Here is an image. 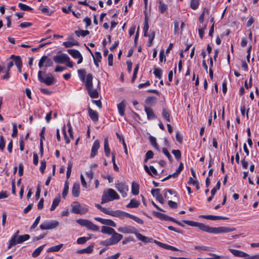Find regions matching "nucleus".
<instances>
[{
	"label": "nucleus",
	"instance_id": "1",
	"mask_svg": "<svg viewBox=\"0 0 259 259\" xmlns=\"http://www.w3.org/2000/svg\"><path fill=\"white\" fill-rule=\"evenodd\" d=\"M183 222L190 226L197 227L199 229L203 231L212 234H220L223 233H227L234 231L236 230L233 227H211L208 225H206L203 223L194 222L192 221L184 220Z\"/></svg>",
	"mask_w": 259,
	"mask_h": 259
},
{
	"label": "nucleus",
	"instance_id": "2",
	"mask_svg": "<svg viewBox=\"0 0 259 259\" xmlns=\"http://www.w3.org/2000/svg\"><path fill=\"white\" fill-rule=\"evenodd\" d=\"M117 230L119 232L124 234H134L139 240L144 243L152 242L153 241L152 238L146 237L140 233L137 232L136 228L133 226H126L121 227L118 228Z\"/></svg>",
	"mask_w": 259,
	"mask_h": 259
},
{
	"label": "nucleus",
	"instance_id": "3",
	"mask_svg": "<svg viewBox=\"0 0 259 259\" xmlns=\"http://www.w3.org/2000/svg\"><path fill=\"white\" fill-rule=\"evenodd\" d=\"M85 85L88 94L91 98H97L99 97V93L97 90H93V75L89 73L87 75V78L85 81Z\"/></svg>",
	"mask_w": 259,
	"mask_h": 259
},
{
	"label": "nucleus",
	"instance_id": "4",
	"mask_svg": "<svg viewBox=\"0 0 259 259\" xmlns=\"http://www.w3.org/2000/svg\"><path fill=\"white\" fill-rule=\"evenodd\" d=\"M120 198L116 192L112 189H108L107 191H104L102 196L101 203H105L114 200H118Z\"/></svg>",
	"mask_w": 259,
	"mask_h": 259
},
{
	"label": "nucleus",
	"instance_id": "5",
	"mask_svg": "<svg viewBox=\"0 0 259 259\" xmlns=\"http://www.w3.org/2000/svg\"><path fill=\"white\" fill-rule=\"evenodd\" d=\"M71 207L72 212L75 214H85L89 211L88 205H81L78 202H74L71 205Z\"/></svg>",
	"mask_w": 259,
	"mask_h": 259
},
{
	"label": "nucleus",
	"instance_id": "6",
	"mask_svg": "<svg viewBox=\"0 0 259 259\" xmlns=\"http://www.w3.org/2000/svg\"><path fill=\"white\" fill-rule=\"evenodd\" d=\"M77 224L81 226L86 227L88 229L93 231H97L99 228L98 226L93 223L91 221L86 220L80 219L76 220Z\"/></svg>",
	"mask_w": 259,
	"mask_h": 259
},
{
	"label": "nucleus",
	"instance_id": "7",
	"mask_svg": "<svg viewBox=\"0 0 259 259\" xmlns=\"http://www.w3.org/2000/svg\"><path fill=\"white\" fill-rule=\"evenodd\" d=\"M59 224L57 221H46L40 224L39 228L42 230L53 229L58 227Z\"/></svg>",
	"mask_w": 259,
	"mask_h": 259
},
{
	"label": "nucleus",
	"instance_id": "8",
	"mask_svg": "<svg viewBox=\"0 0 259 259\" xmlns=\"http://www.w3.org/2000/svg\"><path fill=\"white\" fill-rule=\"evenodd\" d=\"M42 71L39 70L38 72V79L40 82H43L47 85H51L55 82V78L52 74H50L46 78H44L42 75Z\"/></svg>",
	"mask_w": 259,
	"mask_h": 259
},
{
	"label": "nucleus",
	"instance_id": "9",
	"mask_svg": "<svg viewBox=\"0 0 259 259\" xmlns=\"http://www.w3.org/2000/svg\"><path fill=\"white\" fill-rule=\"evenodd\" d=\"M115 188L124 198L127 196V192L128 191V186L125 183H118L115 184Z\"/></svg>",
	"mask_w": 259,
	"mask_h": 259
},
{
	"label": "nucleus",
	"instance_id": "10",
	"mask_svg": "<svg viewBox=\"0 0 259 259\" xmlns=\"http://www.w3.org/2000/svg\"><path fill=\"white\" fill-rule=\"evenodd\" d=\"M45 63V67L48 68L49 67L52 66L53 62L52 60L47 56H43L40 59L38 62V67L41 68Z\"/></svg>",
	"mask_w": 259,
	"mask_h": 259
},
{
	"label": "nucleus",
	"instance_id": "11",
	"mask_svg": "<svg viewBox=\"0 0 259 259\" xmlns=\"http://www.w3.org/2000/svg\"><path fill=\"white\" fill-rule=\"evenodd\" d=\"M54 61L58 64H64L66 61L69 60V56L64 53L57 55L53 57Z\"/></svg>",
	"mask_w": 259,
	"mask_h": 259
},
{
	"label": "nucleus",
	"instance_id": "12",
	"mask_svg": "<svg viewBox=\"0 0 259 259\" xmlns=\"http://www.w3.org/2000/svg\"><path fill=\"white\" fill-rule=\"evenodd\" d=\"M100 142L98 140H96L92 145L91 153L90 154L91 158H94L95 157L98 153V151L100 148Z\"/></svg>",
	"mask_w": 259,
	"mask_h": 259
},
{
	"label": "nucleus",
	"instance_id": "13",
	"mask_svg": "<svg viewBox=\"0 0 259 259\" xmlns=\"http://www.w3.org/2000/svg\"><path fill=\"white\" fill-rule=\"evenodd\" d=\"M94 219L101 223L102 224L115 227L116 226V224L114 221L110 219H104L99 217H95Z\"/></svg>",
	"mask_w": 259,
	"mask_h": 259
},
{
	"label": "nucleus",
	"instance_id": "14",
	"mask_svg": "<svg viewBox=\"0 0 259 259\" xmlns=\"http://www.w3.org/2000/svg\"><path fill=\"white\" fill-rule=\"evenodd\" d=\"M152 242L155 243L156 245H157L158 246L164 248L165 249H168L172 251H178L179 249L176 248V247H174L173 246H171L170 245L165 244L163 243H162L160 241H158L156 240L153 239V241Z\"/></svg>",
	"mask_w": 259,
	"mask_h": 259
},
{
	"label": "nucleus",
	"instance_id": "15",
	"mask_svg": "<svg viewBox=\"0 0 259 259\" xmlns=\"http://www.w3.org/2000/svg\"><path fill=\"white\" fill-rule=\"evenodd\" d=\"M88 114L90 118L94 122H97L99 120V114L97 111L93 110L89 106L88 108Z\"/></svg>",
	"mask_w": 259,
	"mask_h": 259
},
{
	"label": "nucleus",
	"instance_id": "16",
	"mask_svg": "<svg viewBox=\"0 0 259 259\" xmlns=\"http://www.w3.org/2000/svg\"><path fill=\"white\" fill-rule=\"evenodd\" d=\"M123 238L122 235L117 233L116 231L112 234L110 239L113 245L117 244Z\"/></svg>",
	"mask_w": 259,
	"mask_h": 259
},
{
	"label": "nucleus",
	"instance_id": "17",
	"mask_svg": "<svg viewBox=\"0 0 259 259\" xmlns=\"http://www.w3.org/2000/svg\"><path fill=\"white\" fill-rule=\"evenodd\" d=\"M199 217L203 219H205L207 220H227L228 218L223 216H218V215H200Z\"/></svg>",
	"mask_w": 259,
	"mask_h": 259
},
{
	"label": "nucleus",
	"instance_id": "18",
	"mask_svg": "<svg viewBox=\"0 0 259 259\" xmlns=\"http://www.w3.org/2000/svg\"><path fill=\"white\" fill-rule=\"evenodd\" d=\"M229 250L231 252L234 256L240 257H245L249 256V254L242 251L241 250H236L234 249L229 248Z\"/></svg>",
	"mask_w": 259,
	"mask_h": 259
},
{
	"label": "nucleus",
	"instance_id": "19",
	"mask_svg": "<svg viewBox=\"0 0 259 259\" xmlns=\"http://www.w3.org/2000/svg\"><path fill=\"white\" fill-rule=\"evenodd\" d=\"M19 233V231H17L16 233L12 237L11 239L9 241L8 245V249H10L13 246H14L17 244H19L17 242V238H18V234Z\"/></svg>",
	"mask_w": 259,
	"mask_h": 259
},
{
	"label": "nucleus",
	"instance_id": "20",
	"mask_svg": "<svg viewBox=\"0 0 259 259\" xmlns=\"http://www.w3.org/2000/svg\"><path fill=\"white\" fill-rule=\"evenodd\" d=\"M144 110L147 114V119L148 120H152L156 118L157 116L151 108L145 106Z\"/></svg>",
	"mask_w": 259,
	"mask_h": 259
},
{
	"label": "nucleus",
	"instance_id": "21",
	"mask_svg": "<svg viewBox=\"0 0 259 259\" xmlns=\"http://www.w3.org/2000/svg\"><path fill=\"white\" fill-rule=\"evenodd\" d=\"M80 194V185L79 183H75L73 184L72 188V194L75 197H78Z\"/></svg>",
	"mask_w": 259,
	"mask_h": 259
},
{
	"label": "nucleus",
	"instance_id": "22",
	"mask_svg": "<svg viewBox=\"0 0 259 259\" xmlns=\"http://www.w3.org/2000/svg\"><path fill=\"white\" fill-rule=\"evenodd\" d=\"M144 169L145 171L150 176H153V175H157V171L156 168L153 166L150 165L149 167L148 166L145 164L144 166Z\"/></svg>",
	"mask_w": 259,
	"mask_h": 259
},
{
	"label": "nucleus",
	"instance_id": "23",
	"mask_svg": "<svg viewBox=\"0 0 259 259\" xmlns=\"http://www.w3.org/2000/svg\"><path fill=\"white\" fill-rule=\"evenodd\" d=\"M144 13L145 15L144 25L143 27L144 35L145 36H147L149 29V25L148 23V14L147 13V11H144Z\"/></svg>",
	"mask_w": 259,
	"mask_h": 259
},
{
	"label": "nucleus",
	"instance_id": "24",
	"mask_svg": "<svg viewBox=\"0 0 259 259\" xmlns=\"http://www.w3.org/2000/svg\"><path fill=\"white\" fill-rule=\"evenodd\" d=\"M101 232L103 234L112 235L115 232V231L113 228L111 227L103 226L101 227Z\"/></svg>",
	"mask_w": 259,
	"mask_h": 259
},
{
	"label": "nucleus",
	"instance_id": "25",
	"mask_svg": "<svg viewBox=\"0 0 259 259\" xmlns=\"http://www.w3.org/2000/svg\"><path fill=\"white\" fill-rule=\"evenodd\" d=\"M125 104L124 101H122L120 103L117 104V109L119 115L121 116H123L125 114Z\"/></svg>",
	"mask_w": 259,
	"mask_h": 259
},
{
	"label": "nucleus",
	"instance_id": "26",
	"mask_svg": "<svg viewBox=\"0 0 259 259\" xmlns=\"http://www.w3.org/2000/svg\"><path fill=\"white\" fill-rule=\"evenodd\" d=\"M38 10H40L42 13L47 16H51L53 13V11L50 10L48 7L44 6L42 5L39 6Z\"/></svg>",
	"mask_w": 259,
	"mask_h": 259
},
{
	"label": "nucleus",
	"instance_id": "27",
	"mask_svg": "<svg viewBox=\"0 0 259 259\" xmlns=\"http://www.w3.org/2000/svg\"><path fill=\"white\" fill-rule=\"evenodd\" d=\"M104 149L105 155L106 157H109L110 154V149L109 146L108 138H105L104 141Z\"/></svg>",
	"mask_w": 259,
	"mask_h": 259
},
{
	"label": "nucleus",
	"instance_id": "28",
	"mask_svg": "<svg viewBox=\"0 0 259 259\" xmlns=\"http://www.w3.org/2000/svg\"><path fill=\"white\" fill-rule=\"evenodd\" d=\"M94 248V244L91 245L85 248H83L82 249L78 250L77 251V253L79 254H82V253H91L93 252Z\"/></svg>",
	"mask_w": 259,
	"mask_h": 259
},
{
	"label": "nucleus",
	"instance_id": "29",
	"mask_svg": "<svg viewBox=\"0 0 259 259\" xmlns=\"http://www.w3.org/2000/svg\"><path fill=\"white\" fill-rule=\"evenodd\" d=\"M67 51L74 59L79 58L81 55L79 51L75 49H68Z\"/></svg>",
	"mask_w": 259,
	"mask_h": 259
},
{
	"label": "nucleus",
	"instance_id": "30",
	"mask_svg": "<svg viewBox=\"0 0 259 259\" xmlns=\"http://www.w3.org/2000/svg\"><path fill=\"white\" fill-rule=\"evenodd\" d=\"M69 39L72 40V41H65L63 43V45L65 46L66 48H71L74 46H78V42L74 40L72 38H69Z\"/></svg>",
	"mask_w": 259,
	"mask_h": 259
},
{
	"label": "nucleus",
	"instance_id": "31",
	"mask_svg": "<svg viewBox=\"0 0 259 259\" xmlns=\"http://www.w3.org/2000/svg\"><path fill=\"white\" fill-rule=\"evenodd\" d=\"M162 116L163 118L168 122H170V112L166 108H163L162 111Z\"/></svg>",
	"mask_w": 259,
	"mask_h": 259
},
{
	"label": "nucleus",
	"instance_id": "32",
	"mask_svg": "<svg viewBox=\"0 0 259 259\" xmlns=\"http://www.w3.org/2000/svg\"><path fill=\"white\" fill-rule=\"evenodd\" d=\"M10 58L11 59H14L13 61L17 67L22 66V60L19 56H15L14 55H12Z\"/></svg>",
	"mask_w": 259,
	"mask_h": 259
},
{
	"label": "nucleus",
	"instance_id": "33",
	"mask_svg": "<svg viewBox=\"0 0 259 259\" xmlns=\"http://www.w3.org/2000/svg\"><path fill=\"white\" fill-rule=\"evenodd\" d=\"M132 193L134 195H137L139 193V185L135 182L132 183Z\"/></svg>",
	"mask_w": 259,
	"mask_h": 259
},
{
	"label": "nucleus",
	"instance_id": "34",
	"mask_svg": "<svg viewBox=\"0 0 259 259\" xmlns=\"http://www.w3.org/2000/svg\"><path fill=\"white\" fill-rule=\"evenodd\" d=\"M60 202V196L59 195L58 197H56L53 201L52 204L50 208L51 211H53L55 209L56 207L59 205Z\"/></svg>",
	"mask_w": 259,
	"mask_h": 259
},
{
	"label": "nucleus",
	"instance_id": "35",
	"mask_svg": "<svg viewBox=\"0 0 259 259\" xmlns=\"http://www.w3.org/2000/svg\"><path fill=\"white\" fill-rule=\"evenodd\" d=\"M140 205V202L135 199L131 200L130 202L126 205L128 208H137Z\"/></svg>",
	"mask_w": 259,
	"mask_h": 259
},
{
	"label": "nucleus",
	"instance_id": "36",
	"mask_svg": "<svg viewBox=\"0 0 259 259\" xmlns=\"http://www.w3.org/2000/svg\"><path fill=\"white\" fill-rule=\"evenodd\" d=\"M45 245V244H44L36 248L32 253V257H37L40 254Z\"/></svg>",
	"mask_w": 259,
	"mask_h": 259
},
{
	"label": "nucleus",
	"instance_id": "37",
	"mask_svg": "<svg viewBox=\"0 0 259 259\" xmlns=\"http://www.w3.org/2000/svg\"><path fill=\"white\" fill-rule=\"evenodd\" d=\"M157 101L156 97L154 96L148 97L145 100V103L148 105H154Z\"/></svg>",
	"mask_w": 259,
	"mask_h": 259
},
{
	"label": "nucleus",
	"instance_id": "38",
	"mask_svg": "<svg viewBox=\"0 0 259 259\" xmlns=\"http://www.w3.org/2000/svg\"><path fill=\"white\" fill-rule=\"evenodd\" d=\"M63 244H60L59 245L51 247L48 249L47 252H50L59 251L61 249V248L63 247Z\"/></svg>",
	"mask_w": 259,
	"mask_h": 259
},
{
	"label": "nucleus",
	"instance_id": "39",
	"mask_svg": "<svg viewBox=\"0 0 259 259\" xmlns=\"http://www.w3.org/2000/svg\"><path fill=\"white\" fill-rule=\"evenodd\" d=\"M78 76L82 82H84L85 79L86 71L85 69H79L77 71Z\"/></svg>",
	"mask_w": 259,
	"mask_h": 259
},
{
	"label": "nucleus",
	"instance_id": "40",
	"mask_svg": "<svg viewBox=\"0 0 259 259\" xmlns=\"http://www.w3.org/2000/svg\"><path fill=\"white\" fill-rule=\"evenodd\" d=\"M30 238V236L28 234H24L23 235L18 236L17 242L19 244L25 241H27Z\"/></svg>",
	"mask_w": 259,
	"mask_h": 259
},
{
	"label": "nucleus",
	"instance_id": "41",
	"mask_svg": "<svg viewBox=\"0 0 259 259\" xmlns=\"http://www.w3.org/2000/svg\"><path fill=\"white\" fill-rule=\"evenodd\" d=\"M75 34L78 36L80 37V36L82 37H85L87 35L89 34L90 32L89 30H75L74 31Z\"/></svg>",
	"mask_w": 259,
	"mask_h": 259
},
{
	"label": "nucleus",
	"instance_id": "42",
	"mask_svg": "<svg viewBox=\"0 0 259 259\" xmlns=\"http://www.w3.org/2000/svg\"><path fill=\"white\" fill-rule=\"evenodd\" d=\"M158 8L161 14H163L167 9V6L162 1H159Z\"/></svg>",
	"mask_w": 259,
	"mask_h": 259
},
{
	"label": "nucleus",
	"instance_id": "43",
	"mask_svg": "<svg viewBox=\"0 0 259 259\" xmlns=\"http://www.w3.org/2000/svg\"><path fill=\"white\" fill-rule=\"evenodd\" d=\"M69 191V183L68 182L66 181L64 184V189L62 192V197L63 198H65L66 196L68 194Z\"/></svg>",
	"mask_w": 259,
	"mask_h": 259
},
{
	"label": "nucleus",
	"instance_id": "44",
	"mask_svg": "<svg viewBox=\"0 0 259 259\" xmlns=\"http://www.w3.org/2000/svg\"><path fill=\"white\" fill-rule=\"evenodd\" d=\"M153 73L157 78L159 79H161L162 71L160 68H155L154 69Z\"/></svg>",
	"mask_w": 259,
	"mask_h": 259
},
{
	"label": "nucleus",
	"instance_id": "45",
	"mask_svg": "<svg viewBox=\"0 0 259 259\" xmlns=\"http://www.w3.org/2000/svg\"><path fill=\"white\" fill-rule=\"evenodd\" d=\"M92 57L93 58V61H96L98 62H101L102 60V56L101 54L99 52H96L95 53V55L92 54Z\"/></svg>",
	"mask_w": 259,
	"mask_h": 259
},
{
	"label": "nucleus",
	"instance_id": "46",
	"mask_svg": "<svg viewBox=\"0 0 259 259\" xmlns=\"http://www.w3.org/2000/svg\"><path fill=\"white\" fill-rule=\"evenodd\" d=\"M18 7L20 8V10L24 11H30L32 10V8L31 7L22 3H19Z\"/></svg>",
	"mask_w": 259,
	"mask_h": 259
},
{
	"label": "nucleus",
	"instance_id": "47",
	"mask_svg": "<svg viewBox=\"0 0 259 259\" xmlns=\"http://www.w3.org/2000/svg\"><path fill=\"white\" fill-rule=\"evenodd\" d=\"M91 238L90 237H79L77 239L76 242L78 244H83L85 243L88 240H90Z\"/></svg>",
	"mask_w": 259,
	"mask_h": 259
},
{
	"label": "nucleus",
	"instance_id": "48",
	"mask_svg": "<svg viewBox=\"0 0 259 259\" xmlns=\"http://www.w3.org/2000/svg\"><path fill=\"white\" fill-rule=\"evenodd\" d=\"M154 215L155 217L159 218L161 220L166 221V220H167V215H166L165 214L162 213L158 212H154Z\"/></svg>",
	"mask_w": 259,
	"mask_h": 259
},
{
	"label": "nucleus",
	"instance_id": "49",
	"mask_svg": "<svg viewBox=\"0 0 259 259\" xmlns=\"http://www.w3.org/2000/svg\"><path fill=\"white\" fill-rule=\"evenodd\" d=\"M171 153L174 155L175 158L177 160H179L181 158L182 154L180 150H172Z\"/></svg>",
	"mask_w": 259,
	"mask_h": 259
},
{
	"label": "nucleus",
	"instance_id": "50",
	"mask_svg": "<svg viewBox=\"0 0 259 259\" xmlns=\"http://www.w3.org/2000/svg\"><path fill=\"white\" fill-rule=\"evenodd\" d=\"M162 151L164 154L167 157L168 160L171 162L172 161V158L168 150L166 148H163Z\"/></svg>",
	"mask_w": 259,
	"mask_h": 259
},
{
	"label": "nucleus",
	"instance_id": "51",
	"mask_svg": "<svg viewBox=\"0 0 259 259\" xmlns=\"http://www.w3.org/2000/svg\"><path fill=\"white\" fill-rule=\"evenodd\" d=\"M99 244L101 245L106 246H110V245H113L110 238L108 239L105 240L101 241L100 242Z\"/></svg>",
	"mask_w": 259,
	"mask_h": 259
},
{
	"label": "nucleus",
	"instance_id": "52",
	"mask_svg": "<svg viewBox=\"0 0 259 259\" xmlns=\"http://www.w3.org/2000/svg\"><path fill=\"white\" fill-rule=\"evenodd\" d=\"M130 218L134 220L139 224H143L144 223V221L142 219L133 214H131V215H130Z\"/></svg>",
	"mask_w": 259,
	"mask_h": 259
},
{
	"label": "nucleus",
	"instance_id": "53",
	"mask_svg": "<svg viewBox=\"0 0 259 259\" xmlns=\"http://www.w3.org/2000/svg\"><path fill=\"white\" fill-rule=\"evenodd\" d=\"M67 125L68 126V132L69 135V137L71 139L73 140V131H72V127L71 124L69 122L67 123Z\"/></svg>",
	"mask_w": 259,
	"mask_h": 259
},
{
	"label": "nucleus",
	"instance_id": "54",
	"mask_svg": "<svg viewBox=\"0 0 259 259\" xmlns=\"http://www.w3.org/2000/svg\"><path fill=\"white\" fill-rule=\"evenodd\" d=\"M46 167V161L45 160H41L40 162V166L39 167V170L41 174H44L45 172V170Z\"/></svg>",
	"mask_w": 259,
	"mask_h": 259
},
{
	"label": "nucleus",
	"instance_id": "55",
	"mask_svg": "<svg viewBox=\"0 0 259 259\" xmlns=\"http://www.w3.org/2000/svg\"><path fill=\"white\" fill-rule=\"evenodd\" d=\"M5 141L3 135L0 136V150L3 151L5 147Z\"/></svg>",
	"mask_w": 259,
	"mask_h": 259
},
{
	"label": "nucleus",
	"instance_id": "56",
	"mask_svg": "<svg viewBox=\"0 0 259 259\" xmlns=\"http://www.w3.org/2000/svg\"><path fill=\"white\" fill-rule=\"evenodd\" d=\"M40 219V216L38 215L36 219L32 226L30 227V229L32 230L35 229L38 225Z\"/></svg>",
	"mask_w": 259,
	"mask_h": 259
},
{
	"label": "nucleus",
	"instance_id": "57",
	"mask_svg": "<svg viewBox=\"0 0 259 259\" xmlns=\"http://www.w3.org/2000/svg\"><path fill=\"white\" fill-rule=\"evenodd\" d=\"M18 134V130L17 127V124L16 123L13 124V133L12 134V137L15 138L17 137Z\"/></svg>",
	"mask_w": 259,
	"mask_h": 259
},
{
	"label": "nucleus",
	"instance_id": "58",
	"mask_svg": "<svg viewBox=\"0 0 259 259\" xmlns=\"http://www.w3.org/2000/svg\"><path fill=\"white\" fill-rule=\"evenodd\" d=\"M33 25V24L30 22H24L22 23H21L19 25V27H20L22 28H27L30 26H32Z\"/></svg>",
	"mask_w": 259,
	"mask_h": 259
},
{
	"label": "nucleus",
	"instance_id": "59",
	"mask_svg": "<svg viewBox=\"0 0 259 259\" xmlns=\"http://www.w3.org/2000/svg\"><path fill=\"white\" fill-rule=\"evenodd\" d=\"M139 69V65L138 64L136 66V67H135L134 70L133 77L132 79V81H134V80L136 78Z\"/></svg>",
	"mask_w": 259,
	"mask_h": 259
},
{
	"label": "nucleus",
	"instance_id": "60",
	"mask_svg": "<svg viewBox=\"0 0 259 259\" xmlns=\"http://www.w3.org/2000/svg\"><path fill=\"white\" fill-rule=\"evenodd\" d=\"M227 79L225 78L223 82L222 83V91L224 95H225L227 92Z\"/></svg>",
	"mask_w": 259,
	"mask_h": 259
},
{
	"label": "nucleus",
	"instance_id": "61",
	"mask_svg": "<svg viewBox=\"0 0 259 259\" xmlns=\"http://www.w3.org/2000/svg\"><path fill=\"white\" fill-rule=\"evenodd\" d=\"M199 1H191L190 7L193 10H196L198 8Z\"/></svg>",
	"mask_w": 259,
	"mask_h": 259
},
{
	"label": "nucleus",
	"instance_id": "62",
	"mask_svg": "<svg viewBox=\"0 0 259 259\" xmlns=\"http://www.w3.org/2000/svg\"><path fill=\"white\" fill-rule=\"evenodd\" d=\"M40 91L42 94L45 95H51L53 94L52 91H49L47 89L41 88L40 89Z\"/></svg>",
	"mask_w": 259,
	"mask_h": 259
},
{
	"label": "nucleus",
	"instance_id": "63",
	"mask_svg": "<svg viewBox=\"0 0 259 259\" xmlns=\"http://www.w3.org/2000/svg\"><path fill=\"white\" fill-rule=\"evenodd\" d=\"M120 213H122L120 210H111L110 215L114 217H119Z\"/></svg>",
	"mask_w": 259,
	"mask_h": 259
},
{
	"label": "nucleus",
	"instance_id": "64",
	"mask_svg": "<svg viewBox=\"0 0 259 259\" xmlns=\"http://www.w3.org/2000/svg\"><path fill=\"white\" fill-rule=\"evenodd\" d=\"M167 203L171 208H176L178 207L177 203L172 200H168Z\"/></svg>",
	"mask_w": 259,
	"mask_h": 259
}]
</instances>
